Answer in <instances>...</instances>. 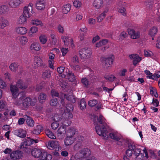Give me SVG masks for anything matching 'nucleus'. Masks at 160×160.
Listing matches in <instances>:
<instances>
[{
    "mask_svg": "<svg viewBox=\"0 0 160 160\" xmlns=\"http://www.w3.org/2000/svg\"><path fill=\"white\" fill-rule=\"evenodd\" d=\"M72 68L74 70L76 71H78L80 69V66L77 65H72L71 66Z\"/></svg>",
    "mask_w": 160,
    "mask_h": 160,
    "instance_id": "obj_54",
    "label": "nucleus"
},
{
    "mask_svg": "<svg viewBox=\"0 0 160 160\" xmlns=\"http://www.w3.org/2000/svg\"><path fill=\"white\" fill-rule=\"evenodd\" d=\"M109 10L108 8H105L103 11L97 17V21L98 22H101L105 18L106 15V13Z\"/></svg>",
    "mask_w": 160,
    "mask_h": 160,
    "instance_id": "obj_20",
    "label": "nucleus"
},
{
    "mask_svg": "<svg viewBox=\"0 0 160 160\" xmlns=\"http://www.w3.org/2000/svg\"><path fill=\"white\" fill-rule=\"evenodd\" d=\"M26 120V123L28 126L30 127H33L34 125V121L30 117L28 116Z\"/></svg>",
    "mask_w": 160,
    "mask_h": 160,
    "instance_id": "obj_36",
    "label": "nucleus"
},
{
    "mask_svg": "<svg viewBox=\"0 0 160 160\" xmlns=\"http://www.w3.org/2000/svg\"><path fill=\"white\" fill-rule=\"evenodd\" d=\"M41 47L40 44L38 42H34L32 43L30 47V49L31 50L35 51H39Z\"/></svg>",
    "mask_w": 160,
    "mask_h": 160,
    "instance_id": "obj_24",
    "label": "nucleus"
},
{
    "mask_svg": "<svg viewBox=\"0 0 160 160\" xmlns=\"http://www.w3.org/2000/svg\"><path fill=\"white\" fill-rule=\"evenodd\" d=\"M79 105L80 109L82 110H84L86 108V103L84 98L81 99Z\"/></svg>",
    "mask_w": 160,
    "mask_h": 160,
    "instance_id": "obj_35",
    "label": "nucleus"
},
{
    "mask_svg": "<svg viewBox=\"0 0 160 160\" xmlns=\"http://www.w3.org/2000/svg\"><path fill=\"white\" fill-rule=\"evenodd\" d=\"M18 66V64L16 62L12 63L9 66V68L11 71H15L17 70Z\"/></svg>",
    "mask_w": 160,
    "mask_h": 160,
    "instance_id": "obj_38",
    "label": "nucleus"
},
{
    "mask_svg": "<svg viewBox=\"0 0 160 160\" xmlns=\"http://www.w3.org/2000/svg\"><path fill=\"white\" fill-rule=\"evenodd\" d=\"M6 84L2 79H0V88H4L6 87Z\"/></svg>",
    "mask_w": 160,
    "mask_h": 160,
    "instance_id": "obj_64",
    "label": "nucleus"
},
{
    "mask_svg": "<svg viewBox=\"0 0 160 160\" xmlns=\"http://www.w3.org/2000/svg\"><path fill=\"white\" fill-rule=\"evenodd\" d=\"M37 99L35 97L31 98L27 97L24 99L22 101V106L24 109H26L29 106H34L37 102Z\"/></svg>",
    "mask_w": 160,
    "mask_h": 160,
    "instance_id": "obj_7",
    "label": "nucleus"
},
{
    "mask_svg": "<svg viewBox=\"0 0 160 160\" xmlns=\"http://www.w3.org/2000/svg\"><path fill=\"white\" fill-rule=\"evenodd\" d=\"M22 153L20 151H16L11 153L10 157L14 160L20 159L22 156Z\"/></svg>",
    "mask_w": 160,
    "mask_h": 160,
    "instance_id": "obj_17",
    "label": "nucleus"
},
{
    "mask_svg": "<svg viewBox=\"0 0 160 160\" xmlns=\"http://www.w3.org/2000/svg\"><path fill=\"white\" fill-rule=\"evenodd\" d=\"M59 124L57 122H52L51 125V127L53 129H56L58 127Z\"/></svg>",
    "mask_w": 160,
    "mask_h": 160,
    "instance_id": "obj_58",
    "label": "nucleus"
},
{
    "mask_svg": "<svg viewBox=\"0 0 160 160\" xmlns=\"http://www.w3.org/2000/svg\"><path fill=\"white\" fill-rule=\"evenodd\" d=\"M38 142V139H33L30 138H28L25 141L22 142L20 146V148L23 149L27 153L30 152L31 151L30 146L33 144L37 143Z\"/></svg>",
    "mask_w": 160,
    "mask_h": 160,
    "instance_id": "obj_5",
    "label": "nucleus"
},
{
    "mask_svg": "<svg viewBox=\"0 0 160 160\" xmlns=\"http://www.w3.org/2000/svg\"><path fill=\"white\" fill-rule=\"evenodd\" d=\"M81 82L84 87L88 88L90 85V81L86 77H83L81 78Z\"/></svg>",
    "mask_w": 160,
    "mask_h": 160,
    "instance_id": "obj_26",
    "label": "nucleus"
},
{
    "mask_svg": "<svg viewBox=\"0 0 160 160\" xmlns=\"http://www.w3.org/2000/svg\"><path fill=\"white\" fill-rule=\"evenodd\" d=\"M51 96L53 97H58L59 96V93H58L56 91H55L54 90H52L51 91Z\"/></svg>",
    "mask_w": 160,
    "mask_h": 160,
    "instance_id": "obj_63",
    "label": "nucleus"
},
{
    "mask_svg": "<svg viewBox=\"0 0 160 160\" xmlns=\"http://www.w3.org/2000/svg\"><path fill=\"white\" fill-rule=\"evenodd\" d=\"M16 86L11 85L10 91L12 93V98H16L19 95L18 89L17 87L22 89H25L28 87L27 83L22 79L19 80L16 83Z\"/></svg>",
    "mask_w": 160,
    "mask_h": 160,
    "instance_id": "obj_3",
    "label": "nucleus"
},
{
    "mask_svg": "<svg viewBox=\"0 0 160 160\" xmlns=\"http://www.w3.org/2000/svg\"><path fill=\"white\" fill-rule=\"evenodd\" d=\"M51 76V72L48 70H46L43 72L42 77L45 79H49Z\"/></svg>",
    "mask_w": 160,
    "mask_h": 160,
    "instance_id": "obj_28",
    "label": "nucleus"
},
{
    "mask_svg": "<svg viewBox=\"0 0 160 160\" xmlns=\"http://www.w3.org/2000/svg\"><path fill=\"white\" fill-rule=\"evenodd\" d=\"M128 35V34L126 32L123 31L121 32L119 36V40L120 41H122L126 38Z\"/></svg>",
    "mask_w": 160,
    "mask_h": 160,
    "instance_id": "obj_42",
    "label": "nucleus"
},
{
    "mask_svg": "<svg viewBox=\"0 0 160 160\" xmlns=\"http://www.w3.org/2000/svg\"><path fill=\"white\" fill-rule=\"evenodd\" d=\"M64 97L67 100L71 103H74L76 102L75 98L73 95L65 94L64 95Z\"/></svg>",
    "mask_w": 160,
    "mask_h": 160,
    "instance_id": "obj_32",
    "label": "nucleus"
},
{
    "mask_svg": "<svg viewBox=\"0 0 160 160\" xmlns=\"http://www.w3.org/2000/svg\"><path fill=\"white\" fill-rule=\"evenodd\" d=\"M76 132V131L75 129L72 128H70L67 130V136L64 140V144L66 146L70 145L73 143L74 141L72 137Z\"/></svg>",
    "mask_w": 160,
    "mask_h": 160,
    "instance_id": "obj_6",
    "label": "nucleus"
},
{
    "mask_svg": "<svg viewBox=\"0 0 160 160\" xmlns=\"http://www.w3.org/2000/svg\"><path fill=\"white\" fill-rule=\"evenodd\" d=\"M72 117L73 115L72 113H68L67 114L65 115V118L63 119H62V126H64L66 127V126L70 125L71 124V121L70 120L72 118Z\"/></svg>",
    "mask_w": 160,
    "mask_h": 160,
    "instance_id": "obj_12",
    "label": "nucleus"
},
{
    "mask_svg": "<svg viewBox=\"0 0 160 160\" xmlns=\"http://www.w3.org/2000/svg\"><path fill=\"white\" fill-rule=\"evenodd\" d=\"M47 97L46 95L43 93H41L38 96V100L40 103L44 102Z\"/></svg>",
    "mask_w": 160,
    "mask_h": 160,
    "instance_id": "obj_33",
    "label": "nucleus"
},
{
    "mask_svg": "<svg viewBox=\"0 0 160 160\" xmlns=\"http://www.w3.org/2000/svg\"><path fill=\"white\" fill-rule=\"evenodd\" d=\"M40 66L45 68L46 66L45 64L42 63V60L40 57H35L34 61V67L36 68Z\"/></svg>",
    "mask_w": 160,
    "mask_h": 160,
    "instance_id": "obj_14",
    "label": "nucleus"
},
{
    "mask_svg": "<svg viewBox=\"0 0 160 160\" xmlns=\"http://www.w3.org/2000/svg\"><path fill=\"white\" fill-rule=\"evenodd\" d=\"M158 31H149L148 35L152 38H154L157 34Z\"/></svg>",
    "mask_w": 160,
    "mask_h": 160,
    "instance_id": "obj_56",
    "label": "nucleus"
},
{
    "mask_svg": "<svg viewBox=\"0 0 160 160\" xmlns=\"http://www.w3.org/2000/svg\"><path fill=\"white\" fill-rule=\"evenodd\" d=\"M1 21L2 22V24L0 25V28L1 29H4L5 27L9 25L8 21L4 18H1Z\"/></svg>",
    "mask_w": 160,
    "mask_h": 160,
    "instance_id": "obj_34",
    "label": "nucleus"
},
{
    "mask_svg": "<svg viewBox=\"0 0 160 160\" xmlns=\"http://www.w3.org/2000/svg\"><path fill=\"white\" fill-rule=\"evenodd\" d=\"M104 78L107 80L110 81H113L114 80L115 77L112 75H105L104 76Z\"/></svg>",
    "mask_w": 160,
    "mask_h": 160,
    "instance_id": "obj_48",
    "label": "nucleus"
},
{
    "mask_svg": "<svg viewBox=\"0 0 160 160\" xmlns=\"http://www.w3.org/2000/svg\"><path fill=\"white\" fill-rule=\"evenodd\" d=\"M20 42L22 45L23 46L28 42V39L26 37L22 36L20 38Z\"/></svg>",
    "mask_w": 160,
    "mask_h": 160,
    "instance_id": "obj_43",
    "label": "nucleus"
},
{
    "mask_svg": "<svg viewBox=\"0 0 160 160\" xmlns=\"http://www.w3.org/2000/svg\"><path fill=\"white\" fill-rule=\"evenodd\" d=\"M107 132H108L107 131ZM108 132H107V134L108 135ZM108 136V137L109 136L111 139L117 141H119L118 143V145H123L122 142L121 141H119V140L121 139V136L117 132L114 131L112 132L109 133V136ZM108 138H108L106 139H107Z\"/></svg>",
    "mask_w": 160,
    "mask_h": 160,
    "instance_id": "obj_9",
    "label": "nucleus"
},
{
    "mask_svg": "<svg viewBox=\"0 0 160 160\" xmlns=\"http://www.w3.org/2000/svg\"><path fill=\"white\" fill-rule=\"evenodd\" d=\"M42 129L43 128L41 125H38L32 131V132L33 134L38 135L40 133Z\"/></svg>",
    "mask_w": 160,
    "mask_h": 160,
    "instance_id": "obj_30",
    "label": "nucleus"
},
{
    "mask_svg": "<svg viewBox=\"0 0 160 160\" xmlns=\"http://www.w3.org/2000/svg\"><path fill=\"white\" fill-rule=\"evenodd\" d=\"M79 55L82 59L89 58L92 55L91 49L89 48H83L79 51Z\"/></svg>",
    "mask_w": 160,
    "mask_h": 160,
    "instance_id": "obj_8",
    "label": "nucleus"
},
{
    "mask_svg": "<svg viewBox=\"0 0 160 160\" xmlns=\"http://www.w3.org/2000/svg\"><path fill=\"white\" fill-rule=\"evenodd\" d=\"M121 4H118V11L121 14H122L123 16H125L126 14V10L124 7H121Z\"/></svg>",
    "mask_w": 160,
    "mask_h": 160,
    "instance_id": "obj_41",
    "label": "nucleus"
},
{
    "mask_svg": "<svg viewBox=\"0 0 160 160\" xmlns=\"http://www.w3.org/2000/svg\"><path fill=\"white\" fill-rule=\"evenodd\" d=\"M79 152L82 158H86L90 155L91 152L88 148H84L80 150Z\"/></svg>",
    "mask_w": 160,
    "mask_h": 160,
    "instance_id": "obj_22",
    "label": "nucleus"
},
{
    "mask_svg": "<svg viewBox=\"0 0 160 160\" xmlns=\"http://www.w3.org/2000/svg\"><path fill=\"white\" fill-rule=\"evenodd\" d=\"M47 136L49 138L54 139L56 138V136L54 135L53 133L49 130H47L45 132Z\"/></svg>",
    "mask_w": 160,
    "mask_h": 160,
    "instance_id": "obj_39",
    "label": "nucleus"
},
{
    "mask_svg": "<svg viewBox=\"0 0 160 160\" xmlns=\"http://www.w3.org/2000/svg\"><path fill=\"white\" fill-rule=\"evenodd\" d=\"M33 6V4L31 3L28 6H25L23 8V14L27 18H30L32 15Z\"/></svg>",
    "mask_w": 160,
    "mask_h": 160,
    "instance_id": "obj_11",
    "label": "nucleus"
},
{
    "mask_svg": "<svg viewBox=\"0 0 160 160\" xmlns=\"http://www.w3.org/2000/svg\"><path fill=\"white\" fill-rule=\"evenodd\" d=\"M48 148L50 150L55 149L56 151H59L62 149V147L60 146L59 143L58 141H52L49 142L48 144Z\"/></svg>",
    "mask_w": 160,
    "mask_h": 160,
    "instance_id": "obj_10",
    "label": "nucleus"
},
{
    "mask_svg": "<svg viewBox=\"0 0 160 160\" xmlns=\"http://www.w3.org/2000/svg\"><path fill=\"white\" fill-rule=\"evenodd\" d=\"M44 86V83H41L39 85H37L36 86V90L38 91L41 90L42 89Z\"/></svg>",
    "mask_w": 160,
    "mask_h": 160,
    "instance_id": "obj_52",
    "label": "nucleus"
},
{
    "mask_svg": "<svg viewBox=\"0 0 160 160\" xmlns=\"http://www.w3.org/2000/svg\"><path fill=\"white\" fill-rule=\"evenodd\" d=\"M67 133L66 127L62 126L59 127L57 131V136L59 139H62L65 136Z\"/></svg>",
    "mask_w": 160,
    "mask_h": 160,
    "instance_id": "obj_13",
    "label": "nucleus"
},
{
    "mask_svg": "<svg viewBox=\"0 0 160 160\" xmlns=\"http://www.w3.org/2000/svg\"><path fill=\"white\" fill-rule=\"evenodd\" d=\"M127 72V70L126 68H122L120 70L119 75L121 77H125L126 76V73Z\"/></svg>",
    "mask_w": 160,
    "mask_h": 160,
    "instance_id": "obj_51",
    "label": "nucleus"
},
{
    "mask_svg": "<svg viewBox=\"0 0 160 160\" xmlns=\"http://www.w3.org/2000/svg\"><path fill=\"white\" fill-rule=\"evenodd\" d=\"M82 142H78L73 146V149L75 151L78 150L82 146Z\"/></svg>",
    "mask_w": 160,
    "mask_h": 160,
    "instance_id": "obj_47",
    "label": "nucleus"
},
{
    "mask_svg": "<svg viewBox=\"0 0 160 160\" xmlns=\"http://www.w3.org/2000/svg\"><path fill=\"white\" fill-rule=\"evenodd\" d=\"M154 2L152 0L149 1L148 4H147V6L150 9H152L153 7Z\"/></svg>",
    "mask_w": 160,
    "mask_h": 160,
    "instance_id": "obj_59",
    "label": "nucleus"
},
{
    "mask_svg": "<svg viewBox=\"0 0 160 160\" xmlns=\"http://www.w3.org/2000/svg\"><path fill=\"white\" fill-rule=\"evenodd\" d=\"M93 121L96 125L95 129L97 133L99 136H102L104 139L108 138V136L107 134V124L105 121V119L101 115L98 117L95 116L94 117Z\"/></svg>",
    "mask_w": 160,
    "mask_h": 160,
    "instance_id": "obj_1",
    "label": "nucleus"
},
{
    "mask_svg": "<svg viewBox=\"0 0 160 160\" xmlns=\"http://www.w3.org/2000/svg\"><path fill=\"white\" fill-rule=\"evenodd\" d=\"M58 103V101L57 98H54L51 99L50 102V105L53 106H55Z\"/></svg>",
    "mask_w": 160,
    "mask_h": 160,
    "instance_id": "obj_49",
    "label": "nucleus"
},
{
    "mask_svg": "<svg viewBox=\"0 0 160 160\" xmlns=\"http://www.w3.org/2000/svg\"><path fill=\"white\" fill-rule=\"evenodd\" d=\"M144 72L145 74L148 76L147 78L150 79H151L152 78V73H151L149 70H146L144 71Z\"/></svg>",
    "mask_w": 160,
    "mask_h": 160,
    "instance_id": "obj_57",
    "label": "nucleus"
},
{
    "mask_svg": "<svg viewBox=\"0 0 160 160\" xmlns=\"http://www.w3.org/2000/svg\"><path fill=\"white\" fill-rule=\"evenodd\" d=\"M63 108V109L66 113L65 115L68 113H71L70 112L72 111L73 109L72 105L70 103L67 104Z\"/></svg>",
    "mask_w": 160,
    "mask_h": 160,
    "instance_id": "obj_25",
    "label": "nucleus"
},
{
    "mask_svg": "<svg viewBox=\"0 0 160 160\" xmlns=\"http://www.w3.org/2000/svg\"><path fill=\"white\" fill-rule=\"evenodd\" d=\"M152 104L154 106L157 107L159 106V102L157 99L153 98Z\"/></svg>",
    "mask_w": 160,
    "mask_h": 160,
    "instance_id": "obj_53",
    "label": "nucleus"
},
{
    "mask_svg": "<svg viewBox=\"0 0 160 160\" xmlns=\"http://www.w3.org/2000/svg\"><path fill=\"white\" fill-rule=\"evenodd\" d=\"M67 76L68 79L70 82H74L76 80V78L74 73L71 71H69L67 74Z\"/></svg>",
    "mask_w": 160,
    "mask_h": 160,
    "instance_id": "obj_27",
    "label": "nucleus"
},
{
    "mask_svg": "<svg viewBox=\"0 0 160 160\" xmlns=\"http://www.w3.org/2000/svg\"><path fill=\"white\" fill-rule=\"evenodd\" d=\"M92 5L96 9L101 8L103 7V0H94Z\"/></svg>",
    "mask_w": 160,
    "mask_h": 160,
    "instance_id": "obj_21",
    "label": "nucleus"
},
{
    "mask_svg": "<svg viewBox=\"0 0 160 160\" xmlns=\"http://www.w3.org/2000/svg\"><path fill=\"white\" fill-rule=\"evenodd\" d=\"M114 58V56L112 55L111 57L104 58V60L105 61L104 67L108 69L109 67H111L113 63Z\"/></svg>",
    "mask_w": 160,
    "mask_h": 160,
    "instance_id": "obj_16",
    "label": "nucleus"
},
{
    "mask_svg": "<svg viewBox=\"0 0 160 160\" xmlns=\"http://www.w3.org/2000/svg\"><path fill=\"white\" fill-rule=\"evenodd\" d=\"M14 135L21 138H23L26 137V131L23 129L19 128L16 129L13 131Z\"/></svg>",
    "mask_w": 160,
    "mask_h": 160,
    "instance_id": "obj_15",
    "label": "nucleus"
},
{
    "mask_svg": "<svg viewBox=\"0 0 160 160\" xmlns=\"http://www.w3.org/2000/svg\"><path fill=\"white\" fill-rule=\"evenodd\" d=\"M8 11V7L6 5H3L0 7V14L4 13Z\"/></svg>",
    "mask_w": 160,
    "mask_h": 160,
    "instance_id": "obj_44",
    "label": "nucleus"
},
{
    "mask_svg": "<svg viewBox=\"0 0 160 160\" xmlns=\"http://www.w3.org/2000/svg\"><path fill=\"white\" fill-rule=\"evenodd\" d=\"M27 17L22 14L19 17L18 20V22L20 24H24L26 22Z\"/></svg>",
    "mask_w": 160,
    "mask_h": 160,
    "instance_id": "obj_37",
    "label": "nucleus"
},
{
    "mask_svg": "<svg viewBox=\"0 0 160 160\" xmlns=\"http://www.w3.org/2000/svg\"><path fill=\"white\" fill-rule=\"evenodd\" d=\"M24 0H9V4L12 8H16L23 3Z\"/></svg>",
    "mask_w": 160,
    "mask_h": 160,
    "instance_id": "obj_19",
    "label": "nucleus"
},
{
    "mask_svg": "<svg viewBox=\"0 0 160 160\" xmlns=\"http://www.w3.org/2000/svg\"><path fill=\"white\" fill-rule=\"evenodd\" d=\"M142 58L138 55H137L133 61V64L135 66L136 65L137 63L141 61Z\"/></svg>",
    "mask_w": 160,
    "mask_h": 160,
    "instance_id": "obj_46",
    "label": "nucleus"
},
{
    "mask_svg": "<svg viewBox=\"0 0 160 160\" xmlns=\"http://www.w3.org/2000/svg\"><path fill=\"white\" fill-rule=\"evenodd\" d=\"M64 69L63 67H60L57 68V71L60 74H62L63 72Z\"/></svg>",
    "mask_w": 160,
    "mask_h": 160,
    "instance_id": "obj_61",
    "label": "nucleus"
},
{
    "mask_svg": "<svg viewBox=\"0 0 160 160\" xmlns=\"http://www.w3.org/2000/svg\"><path fill=\"white\" fill-rule=\"evenodd\" d=\"M31 23L32 24L35 25L36 26L40 25L41 26H43L41 21L37 19L32 20Z\"/></svg>",
    "mask_w": 160,
    "mask_h": 160,
    "instance_id": "obj_40",
    "label": "nucleus"
},
{
    "mask_svg": "<svg viewBox=\"0 0 160 160\" xmlns=\"http://www.w3.org/2000/svg\"><path fill=\"white\" fill-rule=\"evenodd\" d=\"M71 8L70 4H68L64 5L62 8V12L63 13L66 14L70 11Z\"/></svg>",
    "mask_w": 160,
    "mask_h": 160,
    "instance_id": "obj_29",
    "label": "nucleus"
},
{
    "mask_svg": "<svg viewBox=\"0 0 160 160\" xmlns=\"http://www.w3.org/2000/svg\"><path fill=\"white\" fill-rule=\"evenodd\" d=\"M98 104V101L96 100L93 99L89 101L88 102L89 106L91 107H93Z\"/></svg>",
    "mask_w": 160,
    "mask_h": 160,
    "instance_id": "obj_45",
    "label": "nucleus"
},
{
    "mask_svg": "<svg viewBox=\"0 0 160 160\" xmlns=\"http://www.w3.org/2000/svg\"><path fill=\"white\" fill-rule=\"evenodd\" d=\"M73 4L74 7L76 8H79L81 5V2L78 0H75L73 2Z\"/></svg>",
    "mask_w": 160,
    "mask_h": 160,
    "instance_id": "obj_55",
    "label": "nucleus"
},
{
    "mask_svg": "<svg viewBox=\"0 0 160 160\" xmlns=\"http://www.w3.org/2000/svg\"><path fill=\"white\" fill-rule=\"evenodd\" d=\"M144 54L145 56L147 57H150L153 55L152 52L149 50H145Z\"/></svg>",
    "mask_w": 160,
    "mask_h": 160,
    "instance_id": "obj_50",
    "label": "nucleus"
},
{
    "mask_svg": "<svg viewBox=\"0 0 160 160\" xmlns=\"http://www.w3.org/2000/svg\"><path fill=\"white\" fill-rule=\"evenodd\" d=\"M140 152L141 149L137 144L131 142L128 143V149L126 151V154L128 157L131 156L133 154L135 157L136 160H141L144 156Z\"/></svg>",
    "mask_w": 160,
    "mask_h": 160,
    "instance_id": "obj_2",
    "label": "nucleus"
},
{
    "mask_svg": "<svg viewBox=\"0 0 160 160\" xmlns=\"http://www.w3.org/2000/svg\"><path fill=\"white\" fill-rule=\"evenodd\" d=\"M40 42L42 44H45L47 41L48 38L47 36L44 34H41L39 37Z\"/></svg>",
    "mask_w": 160,
    "mask_h": 160,
    "instance_id": "obj_31",
    "label": "nucleus"
},
{
    "mask_svg": "<svg viewBox=\"0 0 160 160\" xmlns=\"http://www.w3.org/2000/svg\"><path fill=\"white\" fill-rule=\"evenodd\" d=\"M128 33L132 39H136L140 37V32L138 31H128Z\"/></svg>",
    "mask_w": 160,
    "mask_h": 160,
    "instance_id": "obj_23",
    "label": "nucleus"
},
{
    "mask_svg": "<svg viewBox=\"0 0 160 160\" xmlns=\"http://www.w3.org/2000/svg\"><path fill=\"white\" fill-rule=\"evenodd\" d=\"M32 156L36 158H39L41 160H51L52 155L45 152H42L39 149L34 148L31 151Z\"/></svg>",
    "mask_w": 160,
    "mask_h": 160,
    "instance_id": "obj_4",
    "label": "nucleus"
},
{
    "mask_svg": "<svg viewBox=\"0 0 160 160\" xmlns=\"http://www.w3.org/2000/svg\"><path fill=\"white\" fill-rule=\"evenodd\" d=\"M6 106V103L2 100H0V111L3 109Z\"/></svg>",
    "mask_w": 160,
    "mask_h": 160,
    "instance_id": "obj_62",
    "label": "nucleus"
},
{
    "mask_svg": "<svg viewBox=\"0 0 160 160\" xmlns=\"http://www.w3.org/2000/svg\"><path fill=\"white\" fill-rule=\"evenodd\" d=\"M36 8L38 10H43L45 8V2L44 0H38L36 3Z\"/></svg>",
    "mask_w": 160,
    "mask_h": 160,
    "instance_id": "obj_18",
    "label": "nucleus"
},
{
    "mask_svg": "<svg viewBox=\"0 0 160 160\" xmlns=\"http://www.w3.org/2000/svg\"><path fill=\"white\" fill-rule=\"evenodd\" d=\"M61 51L62 53V56H65L68 52V48H62L61 49Z\"/></svg>",
    "mask_w": 160,
    "mask_h": 160,
    "instance_id": "obj_60",
    "label": "nucleus"
}]
</instances>
